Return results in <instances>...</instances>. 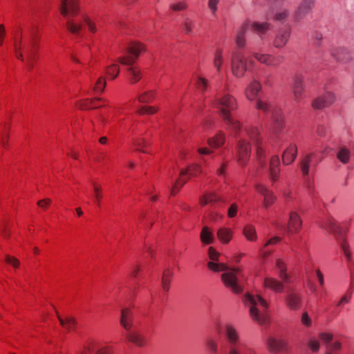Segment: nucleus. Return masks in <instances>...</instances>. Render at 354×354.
<instances>
[{
	"instance_id": "obj_52",
	"label": "nucleus",
	"mask_w": 354,
	"mask_h": 354,
	"mask_svg": "<svg viewBox=\"0 0 354 354\" xmlns=\"http://www.w3.org/2000/svg\"><path fill=\"white\" fill-rule=\"evenodd\" d=\"M252 57L261 64L269 66L270 54L253 53Z\"/></svg>"
},
{
	"instance_id": "obj_23",
	"label": "nucleus",
	"mask_w": 354,
	"mask_h": 354,
	"mask_svg": "<svg viewBox=\"0 0 354 354\" xmlns=\"http://www.w3.org/2000/svg\"><path fill=\"white\" fill-rule=\"evenodd\" d=\"M292 90L294 93V98L296 101L299 102L303 98V78L300 75H296L293 79Z\"/></svg>"
},
{
	"instance_id": "obj_14",
	"label": "nucleus",
	"mask_w": 354,
	"mask_h": 354,
	"mask_svg": "<svg viewBox=\"0 0 354 354\" xmlns=\"http://www.w3.org/2000/svg\"><path fill=\"white\" fill-rule=\"evenodd\" d=\"M323 158L320 153H311L307 154L301 161L300 169L304 176H307L309 173L310 164L316 165Z\"/></svg>"
},
{
	"instance_id": "obj_24",
	"label": "nucleus",
	"mask_w": 354,
	"mask_h": 354,
	"mask_svg": "<svg viewBox=\"0 0 354 354\" xmlns=\"http://www.w3.org/2000/svg\"><path fill=\"white\" fill-rule=\"evenodd\" d=\"M127 339L129 342L139 347H143L147 344L145 337L137 331L129 332L127 334Z\"/></svg>"
},
{
	"instance_id": "obj_38",
	"label": "nucleus",
	"mask_w": 354,
	"mask_h": 354,
	"mask_svg": "<svg viewBox=\"0 0 354 354\" xmlns=\"http://www.w3.org/2000/svg\"><path fill=\"white\" fill-rule=\"evenodd\" d=\"M194 85L197 91L202 93H205L210 87L208 80L200 76L196 77Z\"/></svg>"
},
{
	"instance_id": "obj_30",
	"label": "nucleus",
	"mask_w": 354,
	"mask_h": 354,
	"mask_svg": "<svg viewBox=\"0 0 354 354\" xmlns=\"http://www.w3.org/2000/svg\"><path fill=\"white\" fill-rule=\"evenodd\" d=\"M272 131L275 134L280 133L285 127L284 118L280 112H275L273 115Z\"/></svg>"
},
{
	"instance_id": "obj_25",
	"label": "nucleus",
	"mask_w": 354,
	"mask_h": 354,
	"mask_svg": "<svg viewBox=\"0 0 354 354\" xmlns=\"http://www.w3.org/2000/svg\"><path fill=\"white\" fill-rule=\"evenodd\" d=\"M255 108L262 111L263 114L268 115L270 113L273 114L274 106L273 104L268 100L259 97L256 101Z\"/></svg>"
},
{
	"instance_id": "obj_18",
	"label": "nucleus",
	"mask_w": 354,
	"mask_h": 354,
	"mask_svg": "<svg viewBox=\"0 0 354 354\" xmlns=\"http://www.w3.org/2000/svg\"><path fill=\"white\" fill-rule=\"evenodd\" d=\"M335 100L333 93L327 92L324 95L316 98L312 102V106L315 109H322L331 105Z\"/></svg>"
},
{
	"instance_id": "obj_6",
	"label": "nucleus",
	"mask_w": 354,
	"mask_h": 354,
	"mask_svg": "<svg viewBox=\"0 0 354 354\" xmlns=\"http://www.w3.org/2000/svg\"><path fill=\"white\" fill-rule=\"evenodd\" d=\"M225 335L230 344L229 354H256L252 349L240 342L239 335L234 326L226 325Z\"/></svg>"
},
{
	"instance_id": "obj_7",
	"label": "nucleus",
	"mask_w": 354,
	"mask_h": 354,
	"mask_svg": "<svg viewBox=\"0 0 354 354\" xmlns=\"http://www.w3.org/2000/svg\"><path fill=\"white\" fill-rule=\"evenodd\" d=\"M147 50L146 46L140 41H132L129 43L124 55L118 57V62L123 65H132L141 53Z\"/></svg>"
},
{
	"instance_id": "obj_8",
	"label": "nucleus",
	"mask_w": 354,
	"mask_h": 354,
	"mask_svg": "<svg viewBox=\"0 0 354 354\" xmlns=\"http://www.w3.org/2000/svg\"><path fill=\"white\" fill-rule=\"evenodd\" d=\"M201 172V167L198 164H192L186 169H182L171 188V194L175 196L189 178L198 176Z\"/></svg>"
},
{
	"instance_id": "obj_46",
	"label": "nucleus",
	"mask_w": 354,
	"mask_h": 354,
	"mask_svg": "<svg viewBox=\"0 0 354 354\" xmlns=\"http://www.w3.org/2000/svg\"><path fill=\"white\" fill-rule=\"evenodd\" d=\"M83 20L90 32L93 34L97 32L98 28L95 20L91 19L90 17L87 15H84L83 17Z\"/></svg>"
},
{
	"instance_id": "obj_31",
	"label": "nucleus",
	"mask_w": 354,
	"mask_h": 354,
	"mask_svg": "<svg viewBox=\"0 0 354 354\" xmlns=\"http://www.w3.org/2000/svg\"><path fill=\"white\" fill-rule=\"evenodd\" d=\"M290 37V30L288 28H286L283 30H281L279 34L277 35L274 41V46L276 48H281L284 46Z\"/></svg>"
},
{
	"instance_id": "obj_19",
	"label": "nucleus",
	"mask_w": 354,
	"mask_h": 354,
	"mask_svg": "<svg viewBox=\"0 0 354 354\" xmlns=\"http://www.w3.org/2000/svg\"><path fill=\"white\" fill-rule=\"evenodd\" d=\"M280 159L279 156H273L269 165V178L272 183L279 180L280 174Z\"/></svg>"
},
{
	"instance_id": "obj_35",
	"label": "nucleus",
	"mask_w": 354,
	"mask_h": 354,
	"mask_svg": "<svg viewBox=\"0 0 354 354\" xmlns=\"http://www.w3.org/2000/svg\"><path fill=\"white\" fill-rule=\"evenodd\" d=\"M173 276L174 272L171 268H167L164 270L162 277V288L165 292L169 290Z\"/></svg>"
},
{
	"instance_id": "obj_51",
	"label": "nucleus",
	"mask_w": 354,
	"mask_h": 354,
	"mask_svg": "<svg viewBox=\"0 0 354 354\" xmlns=\"http://www.w3.org/2000/svg\"><path fill=\"white\" fill-rule=\"evenodd\" d=\"M195 28V22L190 19H186L183 24V31L186 35H189L192 32Z\"/></svg>"
},
{
	"instance_id": "obj_34",
	"label": "nucleus",
	"mask_w": 354,
	"mask_h": 354,
	"mask_svg": "<svg viewBox=\"0 0 354 354\" xmlns=\"http://www.w3.org/2000/svg\"><path fill=\"white\" fill-rule=\"evenodd\" d=\"M225 141V134L222 131H219L214 137L209 138L207 143L211 148L216 149L221 147L224 144Z\"/></svg>"
},
{
	"instance_id": "obj_36",
	"label": "nucleus",
	"mask_w": 354,
	"mask_h": 354,
	"mask_svg": "<svg viewBox=\"0 0 354 354\" xmlns=\"http://www.w3.org/2000/svg\"><path fill=\"white\" fill-rule=\"evenodd\" d=\"M251 28L254 32L262 37L269 30L270 24L267 22H253L251 25Z\"/></svg>"
},
{
	"instance_id": "obj_10",
	"label": "nucleus",
	"mask_w": 354,
	"mask_h": 354,
	"mask_svg": "<svg viewBox=\"0 0 354 354\" xmlns=\"http://www.w3.org/2000/svg\"><path fill=\"white\" fill-rule=\"evenodd\" d=\"M247 62L250 64H253V61L250 58L247 59L242 53L235 52L231 59L232 74L238 78L243 77L247 71Z\"/></svg>"
},
{
	"instance_id": "obj_9",
	"label": "nucleus",
	"mask_w": 354,
	"mask_h": 354,
	"mask_svg": "<svg viewBox=\"0 0 354 354\" xmlns=\"http://www.w3.org/2000/svg\"><path fill=\"white\" fill-rule=\"evenodd\" d=\"M322 227L326 229L328 232L334 233L336 236H339L342 239L341 246L344 251V255L348 261L351 260V253L348 243L344 239V234L346 228H343L336 224L333 218H329L325 223L322 224Z\"/></svg>"
},
{
	"instance_id": "obj_48",
	"label": "nucleus",
	"mask_w": 354,
	"mask_h": 354,
	"mask_svg": "<svg viewBox=\"0 0 354 354\" xmlns=\"http://www.w3.org/2000/svg\"><path fill=\"white\" fill-rule=\"evenodd\" d=\"M120 73V67L118 64H113L109 66L106 68V75L110 80H114L116 78Z\"/></svg>"
},
{
	"instance_id": "obj_40",
	"label": "nucleus",
	"mask_w": 354,
	"mask_h": 354,
	"mask_svg": "<svg viewBox=\"0 0 354 354\" xmlns=\"http://www.w3.org/2000/svg\"><path fill=\"white\" fill-rule=\"evenodd\" d=\"M243 233L247 240L250 241H254L257 239L256 229L252 224L246 225L243 228Z\"/></svg>"
},
{
	"instance_id": "obj_2",
	"label": "nucleus",
	"mask_w": 354,
	"mask_h": 354,
	"mask_svg": "<svg viewBox=\"0 0 354 354\" xmlns=\"http://www.w3.org/2000/svg\"><path fill=\"white\" fill-rule=\"evenodd\" d=\"M209 258L212 261L207 263V267L213 272L225 271L221 275V279L227 288L236 294H240L243 292L242 285L241 284L240 277L242 276L241 271L239 268L228 269L227 264L223 263H216L219 254L213 247L209 248Z\"/></svg>"
},
{
	"instance_id": "obj_53",
	"label": "nucleus",
	"mask_w": 354,
	"mask_h": 354,
	"mask_svg": "<svg viewBox=\"0 0 354 354\" xmlns=\"http://www.w3.org/2000/svg\"><path fill=\"white\" fill-rule=\"evenodd\" d=\"M284 61V57L281 55L274 56L270 55L269 66L277 67Z\"/></svg>"
},
{
	"instance_id": "obj_17",
	"label": "nucleus",
	"mask_w": 354,
	"mask_h": 354,
	"mask_svg": "<svg viewBox=\"0 0 354 354\" xmlns=\"http://www.w3.org/2000/svg\"><path fill=\"white\" fill-rule=\"evenodd\" d=\"M262 89V86L260 82L257 80H253L250 82L245 89V96L249 101H254L257 100L258 95Z\"/></svg>"
},
{
	"instance_id": "obj_5",
	"label": "nucleus",
	"mask_w": 354,
	"mask_h": 354,
	"mask_svg": "<svg viewBox=\"0 0 354 354\" xmlns=\"http://www.w3.org/2000/svg\"><path fill=\"white\" fill-rule=\"evenodd\" d=\"M80 11V0H61L59 6L60 14L64 17H73L77 16ZM66 28L69 32L74 35L80 34L82 26L75 22L73 19H68Z\"/></svg>"
},
{
	"instance_id": "obj_20",
	"label": "nucleus",
	"mask_w": 354,
	"mask_h": 354,
	"mask_svg": "<svg viewBox=\"0 0 354 354\" xmlns=\"http://www.w3.org/2000/svg\"><path fill=\"white\" fill-rule=\"evenodd\" d=\"M297 146L296 144L291 143L284 150L282 154V162L286 165L292 164L297 156Z\"/></svg>"
},
{
	"instance_id": "obj_1",
	"label": "nucleus",
	"mask_w": 354,
	"mask_h": 354,
	"mask_svg": "<svg viewBox=\"0 0 354 354\" xmlns=\"http://www.w3.org/2000/svg\"><path fill=\"white\" fill-rule=\"evenodd\" d=\"M39 36L37 28H34L28 35H23L20 28L15 33L14 48L17 59L25 62L28 70L31 71L37 59L39 47Z\"/></svg>"
},
{
	"instance_id": "obj_43",
	"label": "nucleus",
	"mask_w": 354,
	"mask_h": 354,
	"mask_svg": "<svg viewBox=\"0 0 354 354\" xmlns=\"http://www.w3.org/2000/svg\"><path fill=\"white\" fill-rule=\"evenodd\" d=\"M201 241L206 245L211 244L213 242V234L209 227H203L201 232Z\"/></svg>"
},
{
	"instance_id": "obj_57",
	"label": "nucleus",
	"mask_w": 354,
	"mask_h": 354,
	"mask_svg": "<svg viewBox=\"0 0 354 354\" xmlns=\"http://www.w3.org/2000/svg\"><path fill=\"white\" fill-rule=\"evenodd\" d=\"M206 345H207V349L212 354H216V353L218 351V346H217L216 342L214 339H207Z\"/></svg>"
},
{
	"instance_id": "obj_56",
	"label": "nucleus",
	"mask_w": 354,
	"mask_h": 354,
	"mask_svg": "<svg viewBox=\"0 0 354 354\" xmlns=\"http://www.w3.org/2000/svg\"><path fill=\"white\" fill-rule=\"evenodd\" d=\"M187 8V3L185 1H178L170 5V9L174 11H183Z\"/></svg>"
},
{
	"instance_id": "obj_28",
	"label": "nucleus",
	"mask_w": 354,
	"mask_h": 354,
	"mask_svg": "<svg viewBox=\"0 0 354 354\" xmlns=\"http://www.w3.org/2000/svg\"><path fill=\"white\" fill-rule=\"evenodd\" d=\"M234 235V232L229 227H221L217 232V237L223 244L230 242Z\"/></svg>"
},
{
	"instance_id": "obj_63",
	"label": "nucleus",
	"mask_w": 354,
	"mask_h": 354,
	"mask_svg": "<svg viewBox=\"0 0 354 354\" xmlns=\"http://www.w3.org/2000/svg\"><path fill=\"white\" fill-rule=\"evenodd\" d=\"M308 346L313 351L316 352L319 348V343L317 339H311L308 342Z\"/></svg>"
},
{
	"instance_id": "obj_13",
	"label": "nucleus",
	"mask_w": 354,
	"mask_h": 354,
	"mask_svg": "<svg viewBox=\"0 0 354 354\" xmlns=\"http://www.w3.org/2000/svg\"><path fill=\"white\" fill-rule=\"evenodd\" d=\"M108 105V100L104 98L83 99L76 102V106L82 110L97 109Z\"/></svg>"
},
{
	"instance_id": "obj_29",
	"label": "nucleus",
	"mask_w": 354,
	"mask_h": 354,
	"mask_svg": "<svg viewBox=\"0 0 354 354\" xmlns=\"http://www.w3.org/2000/svg\"><path fill=\"white\" fill-rule=\"evenodd\" d=\"M267 345L269 351L272 353H277L286 348V342L281 339H277L270 337L268 339Z\"/></svg>"
},
{
	"instance_id": "obj_64",
	"label": "nucleus",
	"mask_w": 354,
	"mask_h": 354,
	"mask_svg": "<svg viewBox=\"0 0 354 354\" xmlns=\"http://www.w3.org/2000/svg\"><path fill=\"white\" fill-rule=\"evenodd\" d=\"M51 203H52V201L50 198H45V199L39 201L37 202V205L39 207L46 209L51 204Z\"/></svg>"
},
{
	"instance_id": "obj_45",
	"label": "nucleus",
	"mask_w": 354,
	"mask_h": 354,
	"mask_svg": "<svg viewBox=\"0 0 354 354\" xmlns=\"http://www.w3.org/2000/svg\"><path fill=\"white\" fill-rule=\"evenodd\" d=\"M93 196L97 206H100L101 200L103 198L102 187L96 183H93Z\"/></svg>"
},
{
	"instance_id": "obj_42",
	"label": "nucleus",
	"mask_w": 354,
	"mask_h": 354,
	"mask_svg": "<svg viewBox=\"0 0 354 354\" xmlns=\"http://www.w3.org/2000/svg\"><path fill=\"white\" fill-rule=\"evenodd\" d=\"M213 63L214 67L216 68L217 72L221 73L223 64V51L221 49L218 48L215 51Z\"/></svg>"
},
{
	"instance_id": "obj_60",
	"label": "nucleus",
	"mask_w": 354,
	"mask_h": 354,
	"mask_svg": "<svg viewBox=\"0 0 354 354\" xmlns=\"http://www.w3.org/2000/svg\"><path fill=\"white\" fill-rule=\"evenodd\" d=\"M6 126L4 127L3 132L2 133L1 138V145L3 148L6 149V145L8 142V129Z\"/></svg>"
},
{
	"instance_id": "obj_37",
	"label": "nucleus",
	"mask_w": 354,
	"mask_h": 354,
	"mask_svg": "<svg viewBox=\"0 0 354 354\" xmlns=\"http://www.w3.org/2000/svg\"><path fill=\"white\" fill-rule=\"evenodd\" d=\"M219 201V197L215 193H207L200 198V204L202 206L214 205Z\"/></svg>"
},
{
	"instance_id": "obj_39",
	"label": "nucleus",
	"mask_w": 354,
	"mask_h": 354,
	"mask_svg": "<svg viewBox=\"0 0 354 354\" xmlns=\"http://www.w3.org/2000/svg\"><path fill=\"white\" fill-rule=\"evenodd\" d=\"M156 93L155 91H147L138 96V100L140 103H151L156 99Z\"/></svg>"
},
{
	"instance_id": "obj_32",
	"label": "nucleus",
	"mask_w": 354,
	"mask_h": 354,
	"mask_svg": "<svg viewBox=\"0 0 354 354\" xmlns=\"http://www.w3.org/2000/svg\"><path fill=\"white\" fill-rule=\"evenodd\" d=\"M276 267L279 270V277L284 282L288 283L290 280V275L287 273V266L286 263L282 259H277L276 261Z\"/></svg>"
},
{
	"instance_id": "obj_26",
	"label": "nucleus",
	"mask_w": 354,
	"mask_h": 354,
	"mask_svg": "<svg viewBox=\"0 0 354 354\" xmlns=\"http://www.w3.org/2000/svg\"><path fill=\"white\" fill-rule=\"evenodd\" d=\"M133 315L130 308H126L122 310L120 324L127 330L131 329L132 326Z\"/></svg>"
},
{
	"instance_id": "obj_59",
	"label": "nucleus",
	"mask_w": 354,
	"mask_h": 354,
	"mask_svg": "<svg viewBox=\"0 0 354 354\" xmlns=\"http://www.w3.org/2000/svg\"><path fill=\"white\" fill-rule=\"evenodd\" d=\"M352 290L349 288L345 295L342 297V299L339 301L337 306H339L341 305H344L348 304L351 298Z\"/></svg>"
},
{
	"instance_id": "obj_12",
	"label": "nucleus",
	"mask_w": 354,
	"mask_h": 354,
	"mask_svg": "<svg viewBox=\"0 0 354 354\" xmlns=\"http://www.w3.org/2000/svg\"><path fill=\"white\" fill-rule=\"evenodd\" d=\"M251 153L250 145L245 140H239L236 147L237 162L241 166H245L250 159Z\"/></svg>"
},
{
	"instance_id": "obj_54",
	"label": "nucleus",
	"mask_w": 354,
	"mask_h": 354,
	"mask_svg": "<svg viewBox=\"0 0 354 354\" xmlns=\"http://www.w3.org/2000/svg\"><path fill=\"white\" fill-rule=\"evenodd\" d=\"M315 0H304L301 5L299 6L297 15H300L302 12L308 10L311 8V6L313 5Z\"/></svg>"
},
{
	"instance_id": "obj_61",
	"label": "nucleus",
	"mask_w": 354,
	"mask_h": 354,
	"mask_svg": "<svg viewBox=\"0 0 354 354\" xmlns=\"http://www.w3.org/2000/svg\"><path fill=\"white\" fill-rule=\"evenodd\" d=\"M319 339L323 343H328L333 339V336L331 333H322L319 335Z\"/></svg>"
},
{
	"instance_id": "obj_47",
	"label": "nucleus",
	"mask_w": 354,
	"mask_h": 354,
	"mask_svg": "<svg viewBox=\"0 0 354 354\" xmlns=\"http://www.w3.org/2000/svg\"><path fill=\"white\" fill-rule=\"evenodd\" d=\"M247 24H244L241 27L240 30L237 33L236 37V42L239 47L242 48L245 44V39L244 37V34L247 30Z\"/></svg>"
},
{
	"instance_id": "obj_3",
	"label": "nucleus",
	"mask_w": 354,
	"mask_h": 354,
	"mask_svg": "<svg viewBox=\"0 0 354 354\" xmlns=\"http://www.w3.org/2000/svg\"><path fill=\"white\" fill-rule=\"evenodd\" d=\"M214 104L219 110L220 115L227 129L231 130L236 136H241V124L239 121L235 120L231 115V112L238 108L236 98L232 95L225 94L223 97L216 99Z\"/></svg>"
},
{
	"instance_id": "obj_33",
	"label": "nucleus",
	"mask_w": 354,
	"mask_h": 354,
	"mask_svg": "<svg viewBox=\"0 0 354 354\" xmlns=\"http://www.w3.org/2000/svg\"><path fill=\"white\" fill-rule=\"evenodd\" d=\"M128 77L130 84H134L142 79V73L138 67L131 66L128 68Z\"/></svg>"
},
{
	"instance_id": "obj_44",
	"label": "nucleus",
	"mask_w": 354,
	"mask_h": 354,
	"mask_svg": "<svg viewBox=\"0 0 354 354\" xmlns=\"http://www.w3.org/2000/svg\"><path fill=\"white\" fill-rule=\"evenodd\" d=\"M58 319L60 322V324L65 328L68 330H71L75 328L76 324V321L73 317H66L64 318L58 315Z\"/></svg>"
},
{
	"instance_id": "obj_15",
	"label": "nucleus",
	"mask_w": 354,
	"mask_h": 354,
	"mask_svg": "<svg viewBox=\"0 0 354 354\" xmlns=\"http://www.w3.org/2000/svg\"><path fill=\"white\" fill-rule=\"evenodd\" d=\"M254 189L263 197V205L265 207L268 208L275 203L277 200L276 195L265 185L260 183L257 184L254 186Z\"/></svg>"
},
{
	"instance_id": "obj_49",
	"label": "nucleus",
	"mask_w": 354,
	"mask_h": 354,
	"mask_svg": "<svg viewBox=\"0 0 354 354\" xmlns=\"http://www.w3.org/2000/svg\"><path fill=\"white\" fill-rule=\"evenodd\" d=\"M158 108L153 106H142L138 109L137 113L139 115H153L157 113Z\"/></svg>"
},
{
	"instance_id": "obj_50",
	"label": "nucleus",
	"mask_w": 354,
	"mask_h": 354,
	"mask_svg": "<svg viewBox=\"0 0 354 354\" xmlns=\"http://www.w3.org/2000/svg\"><path fill=\"white\" fill-rule=\"evenodd\" d=\"M337 157L342 163L346 164L350 160V151L348 149L342 147L337 153Z\"/></svg>"
},
{
	"instance_id": "obj_11",
	"label": "nucleus",
	"mask_w": 354,
	"mask_h": 354,
	"mask_svg": "<svg viewBox=\"0 0 354 354\" xmlns=\"http://www.w3.org/2000/svg\"><path fill=\"white\" fill-rule=\"evenodd\" d=\"M245 131L248 137L253 141L257 147V156L259 160L264 158L265 151L261 147L262 139L260 137V131L257 127L252 126L245 128Z\"/></svg>"
},
{
	"instance_id": "obj_27",
	"label": "nucleus",
	"mask_w": 354,
	"mask_h": 354,
	"mask_svg": "<svg viewBox=\"0 0 354 354\" xmlns=\"http://www.w3.org/2000/svg\"><path fill=\"white\" fill-rule=\"evenodd\" d=\"M264 286L275 292H281L284 289L283 281H280L272 277H266Z\"/></svg>"
},
{
	"instance_id": "obj_4",
	"label": "nucleus",
	"mask_w": 354,
	"mask_h": 354,
	"mask_svg": "<svg viewBox=\"0 0 354 354\" xmlns=\"http://www.w3.org/2000/svg\"><path fill=\"white\" fill-rule=\"evenodd\" d=\"M243 301L250 308V314L253 320L259 324L267 323L268 304L264 299L259 295L246 293Z\"/></svg>"
},
{
	"instance_id": "obj_41",
	"label": "nucleus",
	"mask_w": 354,
	"mask_h": 354,
	"mask_svg": "<svg viewBox=\"0 0 354 354\" xmlns=\"http://www.w3.org/2000/svg\"><path fill=\"white\" fill-rule=\"evenodd\" d=\"M134 145L138 151H142L143 153L149 152V143L145 139V138L140 137L136 138L134 140Z\"/></svg>"
},
{
	"instance_id": "obj_62",
	"label": "nucleus",
	"mask_w": 354,
	"mask_h": 354,
	"mask_svg": "<svg viewBox=\"0 0 354 354\" xmlns=\"http://www.w3.org/2000/svg\"><path fill=\"white\" fill-rule=\"evenodd\" d=\"M238 211V206L236 203H232L228 209L227 216L230 218H234L236 216Z\"/></svg>"
},
{
	"instance_id": "obj_21",
	"label": "nucleus",
	"mask_w": 354,
	"mask_h": 354,
	"mask_svg": "<svg viewBox=\"0 0 354 354\" xmlns=\"http://www.w3.org/2000/svg\"><path fill=\"white\" fill-rule=\"evenodd\" d=\"M98 346L95 342L91 341L87 343L84 346V351L81 354H111V348L110 347H104L97 351Z\"/></svg>"
},
{
	"instance_id": "obj_58",
	"label": "nucleus",
	"mask_w": 354,
	"mask_h": 354,
	"mask_svg": "<svg viewBox=\"0 0 354 354\" xmlns=\"http://www.w3.org/2000/svg\"><path fill=\"white\" fill-rule=\"evenodd\" d=\"M5 261L8 263L13 266L15 268H17L19 266V261L16 257L6 255L5 258Z\"/></svg>"
},
{
	"instance_id": "obj_22",
	"label": "nucleus",
	"mask_w": 354,
	"mask_h": 354,
	"mask_svg": "<svg viewBox=\"0 0 354 354\" xmlns=\"http://www.w3.org/2000/svg\"><path fill=\"white\" fill-rule=\"evenodd\" d=\"M302 225L299 215L295 212L290 213L288 229L290 233H297L301 229Z\"/></svg>"
},
{
	"instance_id": "obj_55",
	"label": "nucleus",
	"mask_w": 354,
	"mask_h": 354,
	"mask_svg": "<svg viewBox=\"0 0 354 354\" xmlns=\"http://www.w3.org/2000/svg\"><path fill=\"white\" fill-rule=\"evenodd\" d=\"M106 86V80L104 77H100L95 82L93 89L95 92L103 91Z\"/></svg>"
},
{
	"instance_id": "obj_16",
	"label": "nucleus",
	"mask_w": 354,
	"mask_h": 354,
	"mask_svg": "<svg viewBox=\"0 0 354 354\" xmlns=\"http://www.w3.org/2000/svg\"><path fill=\"white\" fill-rule=\"evenodd\" d=\"M302 298L301 295L297 292H289L285 298V304L290 310H298L302 306Z\"/></svg>"
}]
</instances>
